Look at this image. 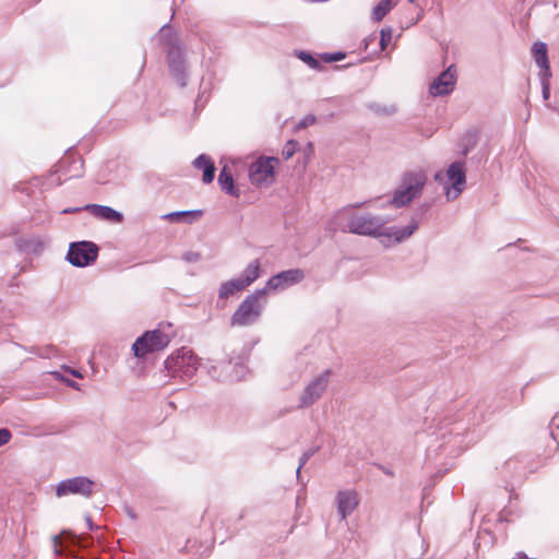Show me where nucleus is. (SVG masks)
Instances as JSON below:
<instances>
[{
  "label": "nucleus",
  "instance_id": "59",
  "mask_svg": "<svg viewBox=\"0 0 559 559\" xmlns=\"http://www.w3.org/2000/svg\"><path fill=\"white\" fill-rule=\"evenodd\" d=\"M368 202L369 201L356 202V203L349 204L348 207L360 209V207H364Z\"/></svg>",
  "mask_w": 559,
  "mask_h": 559
},
{
  "label": "nucleus",
  "instance_id": "31",
  "mask_svg": "<svg viewBox=\"0 0 559 559\" xmlns=\"http://www.w3.org/2000/svg\"><path fill=\"white\" fill-rule=\"evenodd\" d=\"M396 5L395 0H380L371 12V19L374 22H381L384 16Z\"/></svg>",
  "mask_w": 559,
  "mask_h": 559
},
{
  "label": "nucleus",
  "instance_id": "45",
  "mask_svg": "<svg viewBox=\"0 0 559 559\" xmlns=\"http://www.w3.org/2000/svg\"><path fill=\"white\" fill-rule=\"evenodd\" d=\"M181 258L187 263H195L201 260V253L197 251H187Z\"/></svg>",
  "mask_w": 559,
  "mask_h": 559
},
{
  "label": "nucleus",
  "instance_id": "49",
  "mask_svg": "<svg viewBox=\"0 0 559 559\" xmlns=\"http://www.w3.org/2000/svg\"><path fill=\"white\" fill-rule=\"evenodd\" d=\"M81 211H86L85 205L75 207H66L61 211V214H74Z\"/></svg>",
  "mask_w": 559,
  "mask_h": 559
},
{
  "label": "nucleus",
  "instance_id": "2",
  "mask_svg": "<svg viewBox=\"0 0 559 559\" xmlns=\"http://www.w3.org/2000/svg\"><path fill=\"white\" fill-rule=\"evenodd\" d=\"M427 175L423 170H406L402 174L397 187L393 190L392 197L381 207L393 206L403 209L413 201L420 198L427 183Z\"/></svg>",
  "mask_w": 559,
  "mask_h": 559
},
{
  "label": "nucleus",
  "instance_id": "39",
  "mask_svg": "<svg viewBox=\"0 0 559 559\" xmlns=\"http://www.w3.org/2000/svg\"><path fill=\"white\" fill-rule=\"evenodd\" d=\"M272 290H274V288H269L266 282L264 287L255 289L252 294L247 295L245 298L249 299V301L253 302L254 305H261L259 299Z\"/></svg>",
  "mask_w": 559,
  "mask_h": 559
},
{
  "label": "nucleus",
  "instance_id": "40",
  "mask_svg": "<svg viewBox=\"0 0 559 559\" xmlns=\"http://www.w3.org/2000/svg\"><path fill=\"white\" fill-rule=\"evenodd\" d=\"M55 352H56V348L52 345H48V346H46L44 348L36 347V346H33L31 348V353L32 354H35V355H37L39 357H43V358H50L55 354Z\"/></svg>",
  "mask_w": 559,
  "mask_h": 559
},
{
  "label": "nucleus",
  "instance_id": "27",
  "mask_svg": "<svg viewBox=\"0 0 559 559\" xmlns=\"http://www.w3.org/2000/svg\"><path fill=\"white\" fill-rule=\"evenodd\" d=\"M393 36V29L390 26L382 27L380 29V38L378 41V48H374L369 56L362 58L359 62L371 61L380 56V53L388 47L391 43Z\"/></svg>",
  "mask_w": 559,
  "mask_h": 559
},
{
  "label": "nucleus",
  "instance_id": "55",
  "mask_svg": "<svg viewBox=\"0 0 559 559\" xmlns=\"http://www.w3.org/2000/svg\"><path fill=\"white\" fill-rule=\"evenodd\" d=\"M185 2V0H173V5H171V17H170V21L174 19L176 12H177V8L180 7L182 3Z\"/></svg>",
  "mask_w": 559,
  "mask_h": 559
},
{
  "label": "nucleus",
  "instance_id": "4",
  "mask_svg": "<svg viewBox=\"0 0 559 559\" xmlns=\"http://www.w3.org/2000/svg\"><path fill=\"white\" fill-rule=\"evenodd\" d=\"M466 162L457 159L448 166L445 174L437 171L435 180L442 183L444 195L448 201L459 198L466 187Z\"/></svg>",
  "mask_w": 559,
  "mask_h": 559
},
{
  "label": "nucleus",
  "instance_id": "57",
  "mask_svg": "<svg viewBox=\"0 0 559 559\" xmlns=\"http://www.w3.org/2000/svg\"><path fill=\"white\" fill-rule=\"evenodd\" d=\"M85 521H86V524L88 526V530L93 531V530H96L97 526L93 523V520L91 518V515H85Z\"/></svg>",
  "mask_w": 559,
  "mask_h": 559
},
{
  "label": "nucleus",
  "instance_id": "28",
  "mask_svg": "<svg viewBox=\"0 0 559 559\" xmlns=\"http://www.w3.org/2000/svg\"><path fill=\"white\" fill-rule=\"evenodd\" d=\"M479 133L477 130H467L461 139V155L466 157L477 145Z\"/></svg>",
  "mask_w": 559,
  "mask_h": 559
},
{
  "label": "nucleus",
  "instance_id": "15",
  "mask_svg": "<svg viewBox=\"0 0 559 559\" xmlns=\"http://www.w3.org/2000/svg\"><path fill=\"white\" fill-rule=\"evenodd\" d=\"M305 276V271L299 267L280 271L267 280V287L274 288V290H285L302 282Z\"/></svg>",
  "mask_w": 559,
  "mask_h": 559
},
{
  "label": "nucleus",
  "instance_id": "6",
  "mask_svg": "<svg viewBox=\"0 0 559 559\" xmlns=\"http://www.w3.org/2000/svg\"><path fill=\"white\" fill-rule=\"evenodd\" d=\"M169 343L170 338L166 333L159 329H154L138 336L131 346V350L135 358L145 359L147 354L163 350Z\"/></svg>",
  "mask_w": 559,
  "mask_h": 559
},
{
  "label": "nucleus",
  "instance_id": "9",
  "mask_svg": "<svg viewBox=\"0 0 559 559\" xmlns=\"http://www.w3.org/2000/svg\"><path fill=\"white\" fill-rule=\"evenodd\" d=\"M95 481L87 476H74L60 480L55 487V495L62 498L69 495L90 498L93 495Z\"/></svg>",
  "mask_w": 559,
  "mask_h": 559
},
{
  "label": "nucleus",
  "instance_id": "22",
  "mask_svg": "<svg viewBox=\"0 0 559 559\" xmlns=\"http://www.w3.org/2000/svg\"><path fill=\"white\" fill-rule=\"evenodd\" d=\"M192 166L202 171V182L205 185H210L215 179L216 166L213 158L205 153L198 155L193 162Z\"/></svg>",
  "mask_w": 559,
  "mask_h": 559
},
{
  "label": "nucleus",
  "instance_id": "29",
  "mask_svg": "<svg viewBox=\"0 0 559 559\" xmlns=\"http://www.w3.org/2000/svg\"><path fill=\"white\" fill-rule=\"evenodd\" d=\"M245 287L238 278H231L223 282L218 289V298L227 299L234 296L236 293L243 290Z\"/></svg>",
  "mask_w": 559,
  "mask_h": 559
},
{
  "label": "nucleus",
  "instance_id": "51",
  "mask_svg": "<svg viewBox=\"0 0 559 559\" xmlns=\"http://www.w3.org/2000/svg\"><path fill=\"white\" fill-rule=\"evenodd\" d=\"M376 466H377V468H378V469H380L383 474H385V475H388V476H390V477H393V476H394V472H393L390 467H388V466H385V465H383V464H380V463L376 464Z\"/></svg>",
  "mask_w": 559,
  "mask_h": 559
},
{
  "label": "nucleus",
  "instance_id": "3",
  "mask_svg": "<svg viewBox=\"0 0 559 559\" xmlns=\"http://www.w3.org/2000/svg\"><path fill=\"white\" fill-rule=\"evenodd\" d=\"M200 367L197 354L186 346L174 350L164 361L165 376L182 381L192 379Z\"/></svg>",
  "mask_w": 559,
  "mask_h": 559
},
{
  "label": "nucleus",
  "instance_id": "44",
  "mask_svg": "<svg viewBox=\"0 0 559 559\" xmlns=\"http://www.w3.org/2000/svg\"><path fill=\"white\" fill-rule=\"evenodd\" d=\"M200 368H204L206 370V373L216 381H223V374L221 371H218V367L215 365H202Z\"/></svg>",
  "mask_w": 559,
  "mask_h": 559
},
{
  "label": "nucleus",
  "instance_id": "8",
  "mask_svg": "<svg viewBox=\"0 0 559 559\" xmlns=\"http://www.w3.org/2000/svg\"><path fill=\"white\" fill-rule=\"evenodd\" d=\"M277 157H260L249 166L248 177L255 187L272 185L275 180Z\"/></svg>",
  "mask_w": 559,
  "mask_h": 559
},
{
  "label": "nucleus",
  "instance_id": "33",
  "mask_svg": "<svg viewBox=\"0 0 559 559\" xmlns=\"http://www.w3.org/2000/svg\"><path fill=\"white\" fill-rule=\"evenodd\" d=\"M433 205V200H426L418 204L414 210V213L409 222H414L419 226V222L427 221L430 210Z\"/></svg>",
  "mask_w": 559,
  "mask_h": 559
},
{
  "label": "nucleus",
  "instance_id": "34",
  "mask_svg": "<svg viewBox=\"0 0 559 559\" xmlns=\"http://www.w3.org/2000/svg\"><path fill=\"white\" fill-rule=\"evenodd\" d=\"M366 107L379 116H391L396 112L397 108L394 105L386 106L380 103L370 102L366 105Z\"/></svg>",
  "mask_w": 559,
  "mask_h": 559
},
{
  "label": "nucleus",
  "instance_id": "58",
  "mask_svg": "<svg viewBox=\"0 0 559 559\" xmlns=\"http://www.w3.org/2000/svg\"><path fill=\"white\" fill-rule=\"evenodd\" d=\"M550 426L554 427L555 429L559 430V414H556L551 421H550Z\"/></svg>",
  "mask_w": 559,
  "mask_h": 559
},
{
  "label": "nucleus",
  "instance_id": "56",
  "mask_svg": "<svg viewBox=\"0 0 559 559\" xmlns=\"http://www.w3.org/2000/svg\"><path fill=\"white\" fill-rule=\"evenodd\" d=\"M58 542H59V535H52L51 536V546L53 548L55 554L59 552Z\"/></svg>",
  "mask_w": 559,
  "mask_h": 559
},
{
  "label": "nucleus",
  "instance_id": "1",
  "mask_svg": "<svg viewBox=\"0 0 559 559\" xmlns=\"http://www.w3.org/2000/svg\"><path fill=\"white\" fill-rule=\"evenodd\" d=\"M486 416L485 403L469 402L464 409L454 413L449 408L443 415L435 417V430L430 433L433 439L426 449L427 457L459 456L474 441V438H469L474 433L471 427L485 421Z\"/></svg>",
  "mask_w": 559,
  "mask_h": 559
},
{
  "label": "nucleus",
  "instance_id": "48",
  "mask_svg": "<svg viewBox=\"0 0 559 559\" xmlns=\"http://www.w3.org/2000/svg\"><path fill=\"white\" fill-rule=\"evenodd\" d=\"M207 102V97L204 98V92H200L195 102H194V111H199L204 108Z\"/></svg>",
  "mask_w": 559,
  "mask_h": 559
},
{
  "label": "nucleus",
  "instance_id": "30",
  "mask_svg": "<svg viewBox=\"0 0 559 559\" xmlns=\"http://www.w3.org/2000/svg\"><path fill=\"white\" fill-rule=\"evenodd\" d=\"M294 56L307 64L310 69L320 71L323 69L320 58L318 59L311 51L305 49H295Z\"/></svg>",
  "mask_w": 559,
  "mask_h": 559
},
{
  "label": "nucleus",
  "instance_id": "50",
  "mask_svg": "<svg viewBox=\"0 0 559 559\" xmlns=\"http://www.w3.org/2000/svg\"><path fill=\"white\" fill-rule=\"evenodd\" d=\"M62 369L66 370L67 372H69L74 378H82L83 377V374H82V372L80 370L73 369V368H71V367H69L67 365H63Z\"/></svg>",
  "mask_w": 559,
  "mask_h": 559
},
{
  "label": "nucleus",
  "instance_id": "43",
  "mask_svg": "<svg viewBox=\"0 0 559 559\" xmlns=\"http://www.w3.org/2000/svg\"><path fill=\"white\" fill-rule=\"evenodd\" d=\"M378 39V36L376 33H371L369 34L368 36H366L361 43H360V49L364 50L365 52H367L368 55L373 50V49H370V47L372 45H374V43L377 41Z\"/></svg>",
  "mask_w": 559,
  "mask_h": 559
},
{
  "label": "nucleus",
  "instance_id": "52",
  "mask_svg": "<svg viewBox=\"0 0 559 559\" xmlns=\"http://www.w3.org/2000/svg\"><path fill=\"white\" fill-rule=\"evenodd\" d=\"M305 157L306 159L310 158V156L313 155L314 153V145L312 142H308L307 145H306V148H305Z\"/></svg>",
  "mask_w": 559,
  "mask_h": 559
},
{
  "label": "nucleus",
  "instance_id": "37",
  "mask_svg": "<svg viewBox=\"0 0 559 559\" xmlns=\"http://www.w3.org/2000/svg\"><path fill=\"white\" fill-rule=\"evenodd\" d=\"M297 151H299V142L297 140L290 139L285 143L282 150V156L285 160H288L295 155Z\"/></svg>",
  "mask_w": 559,
  "mask_h": 559
},
{
  "label": "nucleus",
  "instance_id": "42",
  "mask_svg": "<svg viewBox=\"0 0 559 559\" xmlns=\"http://www.w3.org/2000/svg\"><path fill=\"white\" fill-rule=\"evenodd\" d=\"M247 372V367L243 361H236L234 364V373L230 376L231 380L240 381L243 379L245 373Z\"/></svg>",
  "mask_w": 559,
  "mask_h": 559
},
{
  "label": "nucleus",
  "instance_id": "36",
  "mask_svg": "<svg viewBox=\"0 0 559 559\" xmlns=\"http://www.w3.org/2000/svg\"><path fill=\"white\" fill-rule=\"evenodd\" d=\"M321 63H334L342 61L346 58V52L342 50L322 52L319 55Z\"/></svg>",
  "mask_w": 559,
  "mask_h": 559
},
{
  "label": "nucleus",
  "instance_id": "47",
  "mask_svg": "<svg viewBox=\"0 0 559 559\" xmlns=\"http://www.w3.org/2000/svg\"><path fill=\"white\" fill-rule=\"evenodd\" d=\"M12 438V432L8 428H0V448L7 444Z\"/></svg>",
  "mask_w": 559,
  "mask_h": 559
},
{
  "label": "nucleus",
  "instance_id": "5",
  "mask_svg": "<svg viewBox=\"0 0 559 559\" xmlns=\"http://www.w3.org/2000/svg\"><path fill=\"white\" fill-rule=\"evenodd\" d=\"M389 222L388 218L371 214H353L349 216L346 230L358 236H368L372 238L382 237V227Z\"/></svg>",
  "mask_w": 559,
  "mask_h": 559
},
{
  "label": "nucleus",
  "instance_id": "10",
  "mask_svg": "<svg viewBox=\"0 0 559 559\" xmlns=\"http://www.w3.org/2000/svg\"><path fill=\"white\" fill-rule=\"evenodd\" d=\"M332 374L331 369H325L322 373L314 377L304 389L298 403L299 409H305L312 406L318 400H320L325 392L330 377Z\"/></svg>",
  "mask_w": 559,
  "mask_h": 559
},
{
  "label": "nucleus",
  "instance_id": "7",
  "mask_svg": "<svg viewBox=\"0 0 559 559\" xmlns=\"http://www.w3.org/2000/svg\"><path fill=\"white\" fill-rule=\"evenodd\" d=\"M99 254V247L91 240L72 241L69 245L64 260L74 267L93 265Z\"/></svg>",
  "mask_w": 559,
  "mask_h": 559
},
{
  "label": "nucleus",
  "instance_id": "16",
  "mask_svg": "<svg viewBox=\"0 0 559 559\" xmlns=\"http://www.w3.org/2000/svg\"><path fill=\"white\" fill-rule=\"evenodd\" d=\"M455 83L456 71L451 64L432 81L429 92L433 96H445L453 92Z\"/></svg>",
  "mask_w": 559,
  "mask_h": 559
},
{
  "label": "nucleus",
  "instance_id": "61",
  "mask_svg": "<svg viewBox=\"0 0 559 559\" xmlns=\"http://www.w3.org/2000/svg\"><path fill=\"white\" fill-rule=\"evenodd\" d=\"M551 438L558 442L559 435L555 433L554 431L550 432Z\"/></svg>",
  "mask_w": 559,
  "mask_h": 559
},
{
  "label": "nucleus",
  "instance_id": "20",
  "mask_svg": "<svg viewBox=\"0 0 559 559\" xmlns=\"http://www.w3.org/2000/svg\"><path fill=\"white\" fill-rule=\"evenodd\" d=\"M359 500L356 491L354 490H340L336 495V508L337 513L342 520H345L350 515L354 510L358 507Z\"/></svg>",
  "mask_w": 559,
  "mask_h": 559
},
{
  "label": "nucleus",
  "instance_id": "41",
  "mask_svg": "<svg viewBox=\"0 0 559 559\" xmlns=\"http://www.w3.org/2000/svg\"><path fill=\"white\" fill-rule=\"evenodd\" d=\"M538 76H539V81H540V85H542L543 99L548 100L550 98V92H551V88H550L551 76L546 78L545 75H542V74H538Z\"/></svg>",
  "mask_w": 559,
  "mask_h": 559
},
{
  "label": "nucleus",
  "instance_id": "62",
  "mask_svg": "<svg viewBox=\"0 0 559 559\" xmlns=\"http://www.w3.org/2000/svg\"><path fill=\"white\" fill-rule=\"evenodd\" d=\"M484 156L485 154L479 152L476 156L472 157V159L478 158V160H480Z\"/></svg>",
  "mask_w": 559,
  "mask_h": 559
},
{
  "label": "nucleus",
  "instance_id": "63",
  "mask_svg": "<svg viewBox=\"0 0 559 559\" xmlns=\"http://www.w3.org/2000/svg\"><path fill=\"white\" fill-rule=\"evenodd\" d=\"M350 66H353V63H347V64H344V66H338V67H336V69H347Z\"/></svg>",
  "mask_w": 559,
  "mask_h": 559
},
{
  "label": "nucleus",
  "instance_id": "25",
  "mask_svg": "<svg viewBox=\"0 0 559 559\" xmlns=\"http://www.w3.org/2000/svg\"><path fill=\"white\" fill-rule=\"evenodd\" d=\"M159 40H160V44L164 45L166 47V49H174L175 47H182L183 45L181 44L176 31L171 27L170 25V21L165 23L160 28H159Z\"/></svg>",
  "mask_w": 559,
  "mask_h": 559
},
{
  "label": "nucleus",
  "instance_id": "14",
  "mask_svg": "<svg viewBox=\"0 0 559 559\" xmlns=\"http://www.w3.org/2000/svg\"><path fill=\"white\" fill-rule=\"evenodd\" d=\"M49 238L43 235L20 236L14 246L17 252L26 255L40 257L49 246Z\"/></svg>",
  "mask_w": 559,
  "mask_h": 559
},
{
  "label": "nucleus",
  "instance_id": "53",
  "mask_svg": "<svg viewBox=\"0 0 559 559\" xmlns=\"http://www.w3.org/2000/svg\"><path fill=\"white\" fill-rule=\"evenodd\" d=\"M511 512L509 510H507V508H504L503 510H501L498 514V521L500 523L502 522H509L508 520V515L510 514Z\"/></svg>",
  "mask_w": 559,
  "mask_h": 559
},
{
  "label": "nucleus",
  "instance_id": "54",
  "mask_svg": "<svg viewBox=\"0 0 559 559\" xmlns=\"http://www.w3.org/2000/svg\"><path fill=\"white\" fill-rule=\"evenodd\" d=\"M124 512L128 515V518L131 519L132 521H135L138 519L135 511L130 506H124Z\"/></svg>",
  "mask_w": 559,
  "mask_h": 559
},
{
  "label": "nucleus",
  "instance_id": "17",
  "mask_svg": "<svg viewBox=\"0 0 559 559\" xmlns=\"http://www.w3.org/2000/svg\"><path fill=\"white\" fill-rule=\"evenodd\" d=\"M525 462L521 456L518 455L506 460L500 467H496L499 471L501 478L506 483V489H508L510 480L520 479L522 477Z\"/></svg>",
  "mask_w": 559,
  "mask_h": 559
},
{
  "label": "nucleus",
  "instance_id": "60",
  "mask_svg": "<svg viewBox=\"0 0 559 559\" xmlns=\"http://www.w3.org/2000/svg\"><path fill=\"white\" fill-rule=\"evenodd\" d=\"M512 559H536V558H530L525 552L521 551L515 555Z\"/></svg>",
  "mask_w": 559,
  "mask_h": 559
},
{
  "label": "nucleus",
  "instance_id": "46",
  "mask_svg": "<svg viewBox=\"0 0 559 559\" xmlns=\"http://www.w3.org/2000/svg\"><path fill=\"white\" fill-rule=\"evenodd\" d=\"M317 121V118L314 115L309 114L305 116L297 124L298 128H307L309 126H312Z\"/></svg>",
  "mask_w": 559,
  "mask_h": 559
},
{
  "label": "nucleus",
  "instance_id": "23",
  "mask_svg": "<svg viewBox=\"0 0 559 559\" xmlns=\"http://www.w3.org/2000/svg\"><path fill=\"white\" fill-rule=\"evenodd\" d=\"M221 190L233 198H239L241 194L240 188L236 185L231 170L228 165H224L217 178Z\"/></svg>",
  "mask_w": 559,
  "mask_h": 559
},
{
  "label": "nucleus",
  "instance_id": "38",
  "mask_svg": "<svg viewBox=\"0 0 559 559\" xmlns=\"http://www.w3.org/2000/svg\"><path fill=\"white\" fill-rule=\"evenodd\" d=\"M51 374L56 380L63 382L67 386L78 390V391L81 390L79 382L66 377L61 371L55 370L51 372Z\"/></svg>",
  "mask_w": 559,
  "mask_h": 559
},
{
  "label": "nucleus",
  "instance_id": "13",
  "mask_svg": "<svg viewBox=\"0 0 559 559\" xmlns=\"http://www.w3.org/2000/svg\"><path fill=\"white\" fill-rule=\"evenodd\" d=\"M84 159L78 155L73 147H69L64 155L55 166V174L68 178H80L83 176Z\"/></svg>",
  "mask_w": 559,
  "mask_h": 559
},
{
  "label": "nucleus",
  "instance_id": "19",
  "mask_svg": "<svg viewBox=\"0 0 559 559\" xmlns=\"http://www.w3.org/2000/svg\"><path fill=\"white\" fill-rule=\"evenodd\" d=\"M418 229V225L414 222H409L405 226H383L382 227V237L385 238L389 242L402 243L407 240L416 230Z\"/></svg>",
  "mask_w": 559,
  "mask_h": 559
},
{
  "label": "nucleus",
  "instance_id": "35",
  "mask_svg": "<svg viewBox=\"0 0 559 559\" xmlns=\"http://www.w3.org/2000/svg\"><path fill=\"white\" fill-rule=\"evenodd\" d=\"M320 450V447L319 445H316V447H311L309 449H307L302 454L301 456L299 457V462H298V466H297V469H296V477L297 479L300 478V473H301V469L302 467L307 464V462Z\"/></svg>",
  "mask_w": 559,
  "mask_h": 559
},
{
  "label": "nucleus",
  "instance_id": "11",
  "mask_svg": "<svg viewBox=\"0 0 559 559\" xmlns=\"http://www.w3.org/2000/svg\"><path fill=\"white\" fill-rule=\"evenodd\" d=\"M166 62L170 76L180 88L188 85L187 58L185 47L166 49Z\"/></svg>",
  "mask_w": 559,
  "mask_h": 559
},
{
  "label": "nucleus",
  "instance_id": "32",
  "mask_svg": "<svg viewBox=\"0 0 559 559\" xmlns=\"http://www.w3.org/2000/svg\"><path fill=\"white\" fill-rule=\"evenodd\" d=\"M211 548H212V546H203L202 544L198 545L197 540H192L191 538H188L186 540L185 546L180 549V551L188 552V554L192 552L193 555H199L198 558H193V559H199L204 556H209L211 552Z\"/></svg>",
  "mask_w": 559,
  "mask_h": 559
},
{
  "label": "nucleus",
  "instance_id": "18",
  "mask_svg": "<svg viewBox=\"0 0 559 559\" xmlns=\"http://www.w3.org/2000/svg\"><path fill=\"white\" fill-rule=\"evenodd\" d=\"M85 209L95 218L104 221V222L120 224L123 222V218H124L122 212L117 211L114 207L108 206V205L88 203V204H85Z\"/></svg>",
  "mask_w": 559,
  "mask_h": 559
},
{
  "label": "nucleus",
  "instance_id": "24",
  "mask_svg": "<svg viewBox=\"0 0 559 559\" xmlns=\"http://www.w3.org/2000/svg\"><path fill=\"white\" fill-rule=\"evenodd\" d=\"M203 215V210L174 211L162 215L169 223L192 224Z\"/></svg>",
  "mask_w": 559,
  "mask_h": 559
},
{
  "label": "nucleus",
  "instance_id": "64",
  "mask_svg": "<svg viewBox=\"0 0 559 559\" xmlns=\"http://www.w3.org/2000/svg\"><path fill=\"white\" fill-rule=\"evenodd\" d=\"M62 183H63V180H61L60 177H58L56 185L61 186Z\"/></svg>",
  "mask_w": 559,
  "mask_h": 559
},
{
  "label": "nucleus",
  "instance_id": "21",
  "mask_svg": "<svg viewBox=\"0 0 559 559\" xmlns=\"http://www.w3.org/2000/svg\"><path fill=\"white\" fill-rule=\"evenodd\" d=\"M531 53L535 64L539 68L538 74L545 75L546 78L552 76L547 44L540 40L533 43Z\"/></svg>",
  "mask_w": 559,
  "mask_h": 559
},
{
  "label": "nucleus",
  "instance_id": "12",
  "mask_svg": "<svg viewBox=\"0 0 559 559\" xmlns=\"http://www.w3.org/2000/svg\"><path fill=\"white\" fill-rule=\"evenodd\" d=\"M263 306L243 299L230 318L231 326H249L254 324L262 314Z\"/></svg>",
  "mask_w": 559,
  "mask_h": 559
},
{
  "label": "nucleus",
  "instance_id": "26",
  "mask_svg": "<svg viewBox=\"0 0 559 559\" xmlns=\"http://www.w3.org/2000/svg\"><path fill=\"white\" fill-rule=\"evenodd\" d=\"M262 270L260 260L255 259L251 263H249L245 270L240 273L239 277H237L245 288L250 286L261 276Z\"/></svg>",
  "mask_w": 559,
  "mask_h": 559
}]
</instances>
